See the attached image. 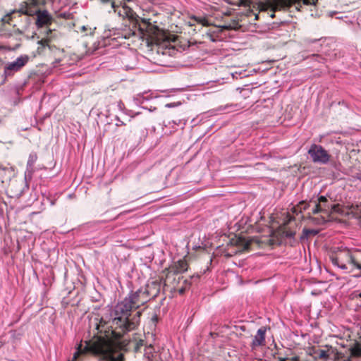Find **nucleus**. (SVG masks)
I'll return each instance as SVG.
<instances>
[{"label":"nucleus","mask_w":361,"mask_h":361,"mask_svg":"<svg viewBox=\"0 0 361 361\" xmlns=\"http://www.w3.org/2000/svg\"><path fill=\"white\" fill-rule=\"evenodd\" d=\"M360 226H361V218H360Z\"/></svg>","instance_id":"obj_38"},{"label":"nucleus","mask_w":361,"mask_h":361,"mask_svg":"<svg viewBox=\"0 0 361 361\" xmlns=\"http://www.w3.org/2000/svg\"><path fill=\"white\" fill-rule=\"evenodd\" d=\"M160 291V283L152 281L130 293L118 301L111 311L112 322L121 332L126 333L136 329L140 325L143 310L140 307L151 298H156Z\"/></svg>","instance_id":"obj_1"},{"label":"nucleus","mask_w":361,"mask_h":361,"mask_svg":"<svg viewBox=\"0 0 361 361\" xmlns=\"http://www.w3.org/2000/svg\"><path fill=\"white\" fill-rule=\"evenodd\" d=\"M123 124V123L122 121H121V122H118V123H116V126H121Z\"/></svg>","instance_id":"obj_31"},{"label":"nucleus","mask_w":361,"mask_h":361,"mask_svg":"<svg viewBox=\"0 0 361 361\" xmlns=\"http://www.w3.org/2000/svg\"><path fill=\"white\" fill-rule=\"evenodd\" d=\"M312 59L319 63H324L326 61V59L319 54H313Z\"/></svg>","instance_id":"obj_20"},{"label":"nucleus","mask_w":361,"mask_h":361,"mask_svg":"<svg viewBox=\"0 0 361 361\" xmlns=\"http://www.w3.org/2000/svg\"><path fill=\"white\" fill-rule=\"evenodd\" d=\"M312 213L314 214L324 213L327 216L331 214H338L341 216L346 214L345 209L339 204H331L325 196H320L314 200V205L312 208Z\"/></svg>","instance_id":"obj_3"},{"label":"nucleus","mask_w":361,"mask_h":361,"mask_svg":"<svg viewBox=\"0 0 361 361\" xmlns=\"http://www.w3.org/2000/svg\"><path fill=\"white\" fill-rule=\"evenodd\" d=\"M32 4L35 6H45L47 4L51 2V0H30Z\"/></svg>","instance_id":"obj_18"},{"label":"nucleus","mask_w":361,"mask_h":361,"mask_svg":"<svg viewBox=\"0 0 361 361\" xmlns=\"http://www.w3.org/2000/svg\"><path fill=\"white\" fill-rule=\"evenodd\" d=\"M25 13L27 15H32L31 12H30L27 9L25 11Z\"/></svg>","instance_id":"obj_29"},{"label":"nucleus","mask_w":361,"mask_h":361,"mask_svg":"<svg viewBox=\"0 0 361 361\" xmlns=\"http://www.w3.org/2000/svg\"><path fill=\"white\" fill-rule=\"evenodd\" d=\"M190 47L189 42L186 40L178 41L175 39L171 42H164L159 49H161L164 55L176 56L177 54L188 49Z\"/></svg>","instance_id":"obj_5"},{"label":"nucleus","mask_w":361,"mask_h":361,"mask_svg":"<svg viewBox=\"0 0 361 361\" xmlns=\"http://www.w3.org/2000/svg\"><path fill=\"white\" fill-rule=\"evenodd\" d=\"M102 4L104 5H107L110 4L111 8L115 12H117V8H118V6L116 5L114 0H99Z\"/></svg>","instance_id":"obj_15"},{"label":"nucleus","mask_w":361,"mask_h":361,"mask_svg":"<svg viewBox=\"0 0 361 361\" xmlns=\"http://www.w3.org/2000/svg\"><path fill=\"white\" fill-rule=\"evenodd\" d=\"M331 263L343 270L350 271L354 267L361 269V264L356 262L353 257L350 255L348 250L339 251L337 254L330 256Z\"/></svg>","instance_id":"obj_4"},{"label":"nucleus","mask_w":361,"mask_h":361,"mask_svg":"<svg viewBox=\"0 0 361 361\" xmlns=\"http://www.w3.org/2000/svg\"><path fill=\"white\" fill-rule=\"evenodd\" d=\"M133 347L137 361H152L154 349L152 345H144L143 341H134L130 343ZM90 353L101 361H124V355L120 348L110 339L102 336H93L89 341H82L78 345L73 355V360H79L80 357Z\"/></svg>","instance_id":"obj_2"},{"label":"nucleus","mask_w":361,"mask_h":361,"mask_svg":"<svg viewBox=\"0 0 361 361\" xmlns=\"http://www.w3.org/2000/svg\"><path fill=\"white\" fill-rule=\"evenodd\" d=\"M29 59L30 57L27 55H20L13 61L7 63L4 66L5 77H11L20 71L28 63Z\"/></svg>","instance_id":"obj_7"},{"label":"nucleus","mask_w":361,"mask_h":361,"mask_svg":"<svg viewBox=\"0 0 361 361\" xmlns=\"http://www.w3.org/2000/svg\"><path fill=\"white\" fill-rule=\"evenodd\" d=\"M317 0H302L305 5H314Z\"/></svg>","instance_id":"obj_22"},{"label":"nucleus","mask_w":361,"mask_h":361,"mask_svg":"<svg viewBox=\"0 0 361 361\" xmlns=\"http://www.w3.org/2000/svg\"><path fill=\"white\" fill-rule=\"evenodd\" d=\"M39 44L42 47H45L46 46H48V40L47 39H42L39 42Z\"/></svg>","instance_id":"obj_23"},{"label":"nucleus","mask_w":361,"mask_h":361,"mask_svg":"<svg viewBox=\"0 0 361 361\" xmlns=\"http://www.w3.org/2000/svg\"><path fill=\"white\" fill-rule=\"evenodd\" d=\"M182 283V286H184L187 289H188L191 285L190 279H185L183 277L179 276L177 281V286Z\"/></svg>","instance_id":"obj_17"},{"label":"nucleus","mask_w":361,"mask_h":361,"mask_svg":"<svg viewBox=\"0 0 361 361\" xmlns=\"http://www.w3.org/2000/svg\"><path fill=\"white\" fill-rule=\"evenodd\" d=\"M188 269V264L184 259H179L178 261L173 263L169 267V274H173V275H179L185 271H186Z\"/></svg>","instance_id":"obj_10"},{"label":"nucleus","mask_w":361,"mask_h":361,"mask_svg":"<svg viewBox=\"0 0 361 361\" xmlns=\"http://www.w3.org/2000/svg\"><path fill=\"white\" fill-rule=\"evenodd\" d=\"M8 16H4L1 18L0 20V31L3 30L2 27L6 23H8Z\"/></svg>","instance_id":"obj_21"},{"label":"nucleus","mask_w":361,"mask_h":361,"mask_svg":"<svg viewBox=\"0 0 361 361\" xmlns=\"http://www.w3.org/2000/svg\"><path fill=\"white\" fill-rule=\"evenodd\" d=\"M154 290H155V289H154V288H153V287H152V292H153V291H154Z\"/></svg>","instance_id":"obj_36"},{"label":"nucleus","mask_w":361,"mask_h":361,"mask_svg":"<svg viewBox=\"0 0 361 361\" xmlns=\"http://www.w3.org/2000/svg\"><path fill=\"white\" fill-rule=\"evenodd\" d=\"M317 41H318V39H312V40L310 41V42L314 43V42H316Z\"/></svg>","instance_id":"obj_30"},{"label":"nucleus","mask_w":361,"mask_h":361,"mask_svg":"<svg viewBox=\"0 0 361 361\" xmlns=\"http://www.w3.org/2000/svg\"><path fill=\"white\" fill-rule=\"evenodd\" d=\"M231 106H232V105H231ZM228 107H230V106H226L225 109H227Z\"/></svg>","instance_id":"obj_34"},{"label":"nucleus","mask_w":361,"mask_h":361,"mask_svg":"<svg viewBox=\"0 0 361 361\" xmlns=\"http://www.w3.org/2000/svg\"><path fill=\"white\" fill-rule=\"evenodd\" d=\"M102 322H103V319H101L100 324H102Z\"/></svg>","instance_id":"obj_35"},{"label":"nucleus","mask_w":361,"mask_h":361,"mask_svg":"<svg viewBox=\"0 0 361 361\" xmlns=\"http://www.w3.org/2000/svg\"><path fill=\"white\" fill-rule=\"evenodd\" d=\"M97 329H99V326H98V324H97Z\"/></svg>","instance_id":"obj_37"},{"label":"nucleus","mask_w":361,"mask_h":361,"mask_svg":"<svg viewBox=\"0 0 361 361\" xmlns=\"http://www.w3.org/2000/svg\"><path fill=\"white\" fill-rule=\"evenodd\" d=\"M118 14L119 16H121V10L118 11Z\"/></svg>","instance_id":"obj_33"},{"label":"nucleus","mask_w":361,"mask_h":361,"mask_svg":"<svg viewBox=\"0 0 361 361\" xmlns=\"http://www.w3.org/2000/svg\"><path fill=\"white\" fill-rule=\"evenodd\" d=\"M176 106V104L175 103H169V104H166V107H168V108L173 107Z\"/></svg>","instance_id":"obj_26"},{"label":"nucleus","mask_w":361,"mask_h":361,"mask_svg":"<svg viewBox=\"0 0 361 361\" xmlns=\"http://www.w3.org/2000/svg\"><path fill=\"white\" fill-rule=\"evenodd\" d=\"M266 331L267 328L264 326L257 330V334L255 336L252 343V347L260 346L264 344Z\"/></svg>","instance_id":"obj_11"},{"label":"nucleus","mask_w":361,"mask_h":361,"mask_svg":"<svg viewBox=\"0 0 361 361\" xmlns=\"http://www.w3.org/2000/svg\"><path fill=\"white\" fill-rule=\"evenodd\" d=\"M307 153L314 163L319 164H327L331 157L327 150L317 144L311 145Z\"/></svg>","instance_id":"obj_6"},{"label":"nucleus","mask_w":361,"mask_h":361,"mask_svg":"<svg viewBox=\"0 0 361 361\" xmlns=\"http://www.w3.org/2000/svg\"><path fill=\"white\" fill-rule=\"evenodd\" d=\"M312 205H314V200H311L310 202L301 201L299 202V204L297 205V207L295 209V211H299L300 212H302V211L309 209L312 207Z\"/></svg>","instance_id":"obj_13"},{"label":"nucleus","mask_w":361,"mask_h":361,"mask_svg":"<svg viewBox=\"0 0 361 361\" xmlns=\"http://www.w3.org/2000/svg\"><path fill=\"white\" fill-rule=\"evenodd\" d=\"M123 124V123L122 121H121V122H118V123H116V126H121Z\"/></svg>","instance_id":"obj_32"},{"label":"nucleus","mask_w":361,"mask_h":361,"mask_svg":"<svg viewBox=\"0 0 361 361\" xmlns=\"http://www.w3.org/2000/svg\"><path fill=\"white\" fill-rule=\"evenodd\" d=\"M70 16H71L70 13H66V12L62 13L60 14V16L63 18H68Z\"/></svg>","instance_id":"obj_24"},{"label":"nucleus","mask_w":361,"mask_h":361,"mask_svg":"<svg viewBox=\"0 0 361 361\" xmlns=\"http://www.w3.org/2000/svg\"><path fill=\"white\" fill-rule=\"evenodd\" d=\"M295 235V231L290 230L289 228H285L282 231V235L286 237V238H289V239L293 238Z\"/></svg>","instance_id":"obj_16"},{"label":"nucleus","mask_w":361,"mask_h":361,"mask_svg":"<svg viewBox=\"0 0 361 361\" xmlns=\"http://www.w3.org/2000/svg\"><path fill=\"white\" fill-rule=\"evenodd\" d=\"M359 297L361 298V293L359 294Z\"/></svg>","instance_id":"obj_39"},{"label":"nucleus","mask_w":361,"mask_h":361,"mask_svg":"<svg viewBox=\"0 0 361 361\" xmlns=\"http://www.w3.org/2000/svg\"><path fill=\"white\" fill-rule=\"evenodd\" d=\"M173 123L175 125L178 126V125H180V124H181L182 121H181L180 119V120H178V121H173Z\"/></svg>","instance_id":"obj_27"},{"label":"nucleus","mask_w":361,"mask_h":361,"mask_svg":"<svg viewBox=\"0 0 361 361\" xmlns=\"http://www.w3.org/2000/svg\"><path fill=\"white\" fill-rule=\"evenodd\" d=\"M326 349L313 348L311 350L310 355L314 357L315 360L319 359L323 361H327L330 358L329 351L332 349L331 346L325 345Z\"/></svg>","instance_id":"obj_9"},{"label":"nucleus","mask_w":361,"mask_h":361,"mask_svg":"<svg viewBox=\"0 0 361 361\" xmlns=\"http://www.w3.org/2000/svg\"><path fill=\"white\" fill-rule=\"evenodd\" d=\"M37 18L36 24L37 27H42L48 26L51 23L52 18L46 10H37L35 11Z\"/></svg>","instance_id":"obj_8"},{"label":"nucleus","mask_w":361,"mask_h":361,"mask_svg":"<svg viewBox=\"0 0 361 361\" xmlns=\"http://www.w3.org/2000/svg\"><path fill=\"white\" fill-rule=\"evenodd\" d=\"M33 162H34V160L32 159V158L30 156V158H29V160L27 161V166H31L33 164Z\"/></svg>","instance_id":"obj_25"},{"label":"nucleus","mask_w":361,"mask_h":361,"mask_svg":"<svg viewBox=\"0 0 361 361\" xmlns=\"http://www.w3.org/2000/svg\"><path fill=\"white\" fill-rule=\"evenodd\" d=\"M350 355L353 357L360 358L361 357V345L360 343L354 344L350 348Z\"/></svg>","instance_id":"obj_14"},{"label":"nucleus","mask_w":361,"mask_h":361,"mask_svg":"<svg viewBox=\"0 0 361 361\" xmlns=\"http://www.w3.org/2000/svg\"><path fill=\"white\" fill-rule=\"evenodd\" d=\"M174 283H176V285H174L173 287L178 288L179 294L183 295L185 293L186 290H188L184 286L182 285L180 287H178V285L177 286V281H176V279H174Z\"/></svg>","instance_id":"obj_19"},{"label":"nucleus","mask_w":361,"mask_h":361,"mask_svg":"<svg viewBox=\"0 0 361 361\" xmlns=\"http://www.w3.org/2000/svg\"><path fill=\"white\" fill-rule=\"evenodd\" d=\"M25 187L27 188H28V184H27V175L26 174H25Z\"/></svg>","instance_id":"obj_28"},{"label":"nucleus","mask_w":361,"mask_h":361,"mask_svg":"<svg viewBox=\"0 0 361 361\" xmlns=\"http://www.w3.org/2000/svg\"><path fill=\"white\" fill-rule=\"evenodd\" d=\"M152 99V97L150 94H149L147 92H144L142 94H138L134 97V101L136 104H142L145 101H149Z\"/></svg>","instance_id":"obj_12"}]
</instances>
